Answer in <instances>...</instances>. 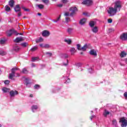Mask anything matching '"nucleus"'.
<instances>
[{
    "instance_id": "19",
    "label": "nucleus",
    "mask_w": 127,
    "mask_h": 127,
    "mask_svg": "<svg viewBox=\"0 0 127 127\" xmlns=\"http://www.w3.org/2000/svg\"><path fill=\"white\" fill-rule=\"evenodd\" d=\"M89 26H90V27H94V26H95V22L94 21H90L89 22Z\"/></svg>"
},
{
    "instance_id": "4",
    "label": "nucleus",
    "mask_w": 127,
    "mask_h": 127,
    "mask_svg": "<svg viewBox=\"0 0 127 127\" xmlns=\"http://www.w3.org/2000/svg\"><path fill=\"white\" fill-rule=\"evenodd\" d=\"M81 4L86 5V6H90L93 4V0H84L81 2Z\"/></svg>"
},
{
    "instance_id": "49",
    "label": "nucleus",
    "mask_w": 127,
    "mask_h": 127,
    "mask_svg": "<svg viewBox=\"0 0 127 127\" xmlns=\"http://www.w3.org/2000/svg\"><path fill=\"white\" fill-rule=\"evenodd\" d=\"M62 1L63 3H66V2H68V0H62Z\"/></svg>"
},
{
    "instance_id": "22",
    "label": "nucleus",
    "mask_w": 127,
    "mask_h": 127,
    "mask_svg": "<svg viewBox=\"0 0 127 127\" xmlns=\"http://www.w3.org/2000/svg\"><path fill=\"white\" fill-rule=\"evenodd\" d=\"M37 6H38L40 9H43V8H44V5L43 4H37Z\"/></svg>"
},
{
    "instance_id": "40",
    "label": "nucleus",
    "mask_w": 127,
    "mask_h": 127,
    "mask_svg": "<svg viewBox=\"0 0 127 127\" xmlns=\"http://www.w3.org/2000/svg\"><path fill=\"white\" fill-rule=\"evenodd\" d=\"M50 48V45L49 44H45L44 48L48 49Z\"/></svg>"
},
{
    "instance_id": "11",
    "label": "nucleus",
    "mask_w": 127,
    "mask_h": 127,
    "mask_svg": "<svg viewBox=\"0 0 127 127\" xmlns=\"http://www.w3.org/2000/svg\"><path fill=\"white\" fill-rule=\"evenodd\" d=\"M86 22H87V19L85 18H83L80 20V24L81 25H84Z\"/></svg>"
},
{
    "instance_id": "8",
    "label": "nucleus",
    "mask_w": 127,
    "mask_h": 127,
    "mask_svg": "<svg viewBox=\"0 0 127 127\" xmlns=\"http://www.w3.org/2000/svg\"><path fill=\"white\" fill-rule=\"evenodd\" d=\"M10 97H14L15 95H17L18 94V92L17 91H11L9 93Z\"/></svg>"
},
{
    "instance_id": "12",
    "label": "nucleus",
    "mask_w": 127,
    "mask_h": 127,
    "mask_svg": "<svg viewBox=\"0 0 127 127\" xmlns=\"http://www.w3.org/2000/svg\"><path fill=\"white\" fill-rule=\"evenodd\" d=\"M42 36L44 37H48L50 35V32H43L42 33Z\"/></svg>"
},
{
    "instance_id": "13",
    "label": "nucleus",
    "mask_w": 127,
    "mask_h": 127,
    "mask_svg": "<svg viewBox=\"0 0 127 127\" xmlns=\"http://www.w3.org/2000/svg\"><path fill=\"white\" fill-rule=\"evenodd\" d=\"M71 55H74L76 52V49L74 48H71L70 50Z\"/></svg>"
},
{
    "instance_id": "6",
    "label": "nucleus",
    "mask_w": 127,
    "mask_h": 127,
    "mask_svg": "<svg viewBox=\"0 0 127 127\" xmlns=\"http://www.w3.org/2000/svg\"><path fill=\"white\" fill-rule=\"evenodd\" d=\"M120 38L121 40L123 41H126L127 40V33H123L121 34L120 36Z\"/></svg>"
},
{
    "instance_id": "16",
    "label": "nucleus",
    "mask_w": 127,
    "mask_h": 127,
    "mask_svg": "<svg viewBox=\"0 0 127 127\" xmlns=\"http://www.w3.org/2000/svg\"><path fill=\"white\" fill-rule=\"evenodd\" d=\"M64 41L66 43H67V44H71L72 43V41L70 39H64Z\"/></svg>"
},
{
    "instance_id": "30",
    "label": "nucleus",
    "mask_w": 127,
    "mask_h": 127,
    "mask_svg": "<svg viewBox=\"0 0 127 127\" xmlns=\"http://www.w3.org/2000/svg\"><path fill=\"white\" fill-rule=\"evenodd\" d=\"M39 59V57H33L32 58V62H35V61H36V60H38Z\"/></svg>"
},
{
    "instance_id": "21",
    "label": "nucleus",
    "mask_w": 127,
    "mask_h": 127,
    "mask_svg": "<svg viewBox=\"0 0 127 127\" xmlns=\"http://www.w3.org/2000/svg\"><path fill=\"white\" fill-rule=\"evenodd\" d=\"M87 49V45H85L83 47L80 49V51H86Z\"/></svg>"
},
{
    "instance_id": "2",
    "label": "nucleus",
    "mask_w": 127,
    "mask_h": 127,
    "mask_svg": "<svg viewBox=\"0 0 127 127\" xmlns=\"http://www.w3.org/2000/svg\"><path fill=\"white\" fill-rule=\"evenodd\" d=\"M109 14H110V16H114L118 12L117 9L115 7H109V9L107 10Z\"/></svg>"
},
{
    "instance_id": "56",
    "label": "nucleus",
    "mask_w": 127,
    "mask_h": 127,
    "mask_svg": "<svg viewBox=\"0 0 127 127\" xmlns=\"http://www.w3.org/2000/svg\"><path fill=\"white\" fill-rule=\"evenodd\" d=\"M18 16H21V12H19L18 13Z\"/></svg>"
},
{
    "instance_id": "61",
    "label": "nucleus",
    "mask_w": 127,
    "mask_h": 127,
    "mask_svg": "<svg viewBox=\"0 0 127 127\" xmlns=\"http://www.w3.org/2000/svg\"><path fill=\"white\" fill-rule=\"evenodd\" d=\"M64 66H67L68 65V60H67V64H64Z\"/></svg>"
},
{
    "instance_id": "63",
    "label": "nucleus",
    "mask_w": 127,
    "mask_h": 127,
    "mask_svg": "<svg viewBox=\"0 0 127 127\" xmlns=\"http://www.w3.org/2000/svg\"><path fill=\"white\" fill-rule=\"evenodd\" d=\"M43 32H49L47 30H44L43 31Z\"/></svg>"
},
{
    "instance_id": "10",
    "label": "nucleus",
    "mask_w": 127,
    "mask_h": 127,
    "mask_svg": "<svg viewBox=\"0 0 127 127\" xmlns=\"http://www.w3.org/2000/svg\"><path fill=\"white\" fill-rule=\"evenodd\" d=\"M14 77H15V73L11 72V73L9 74V79L14 80L13 78Z\"/></svg>"
},
{
    "instance_id": "35",
    "label": "nucleus",
    "mask_w": 127,
    "mask_h": 127,
    "mask_svg": "<svg viewBox=\"0 0 127 127\" xmlns=\"http://www.w3.org/2000/svg\"><path fill=\"white\" fill-rule=\"evenodd\" d=\"M13 49L15 50V51H18L20 48L19 47L16 46L14 47Z\"/></svg>"
},
{
    "instance_id": "42",
    "label": "nucleus",
    "mask_w": 127,
    "mask_h": 127,
    "mask_svg": "<svg viewBox=\"0 0 127 127\" xmlns=\"http://www.w3.org/2000/svg\"><path fill=\"white\" fill-rule=\"evenodd\" d=\"M4 83L5 85H8V84H9V80H5Z\"/></svg>"
},
{
    "instance_id": "3",
    "label": "nucleus",
    "mask_w": 127,
    "mask_h": 127,
    "mask_svg": "<svg viewBox=\"0 0 127 127\" xmlns=\"http://www.w3.org/2000/svg\"><path fill=\"white\" fill-rule=\"evenodd\" d=\"M114 8L118 11H121V9L122 8V2L121 1H116L115 2Z\"/></svg>"
},
{
    "instance_id": "59",
    "label": "nucleus",
    "mask_w": 127,
    "mask_h": 127,
    "mask_svg": "<svg viewBox=\"0 0 127 127\" xmlns=\"http://www.w3.org/2000/svg\"><path fill=\"white\" fill-rule=\"evenodd\" d=\"M64 58H68V55H64Z\"/></svg>"
},
{
    "instance_id": "39",
    "label": "nucleus",
    "mask_w": 127,
    "mask_h": 127,
    "mask_svg": "<svg viewBox=\"0 0 127 127\" xmlns=\"http://www.w3.org/2000/svg\"><path fill=\"white\" fill-rule=\"evenodd\" d=\"M34 89H39L40 88V85H38V84H36L34 87Z\"/></svg>"
},
{
    "instance_id": "36",
    "label": "nucleus",
    "mask_w": 127,
    "mask_h": 127,
    "mask_svg": "<svg viewBox=\"0 0 127 127\" xmlns=\"http://www.w3.org/2000/svg\"><path fill=\"white\" fill-rule=\"evenodd\" d=\"M6 35L8 36V37L11 36L12 35V33L11 32H7L6 33Z\"/></svg>"
},
{
    "instance_id": "32",
    "label": "nucleus",
    "mask_w": 127,
    "mask_h": 127,
    "mask_svg": "<svg viewBox=\"0 0 127 127\" xmlns=\"http://www.w3.org/2000/svg\"><path fill=\"white\" fill-rule=\"evenodd\" d=\"M42 1L45 3V4H48L49 3V0H42Z\"/></svg>"
},
{
    "instance_id": "27",
    "label": "nucleus",
    "mask_w": 127,
    "mask_h": 127,
    "mask_svg": "<svg viewBox=\"0 0 127 127\" xmlns=\"http://www.w3.org/2000/svg\"><path fill=\"white\" fill-rule=\"evenodd\" d=\"M37 109H38V107H37V106L36 105H33L32 107V112H34V110H37Z\"/></svg>"
},
{
    "instance_id": "38",
    "label": "nucleus",
    "mask_w": 127,
    "mask_h": 127,
    "mask_svg": "<svg viewBox=\"0 0 127 127\" xmlns=\"http://www.w3.org/2000/svg\"><path fill=\"white\" fill-rule=\"evenodd\" d=\"M112 123H113V125H114V126H115V127L117 126V120H113L112 121Z\"/></svg>"
},
{
    "instance_id": "31",
    "label": "nucleus",
    "mask_w": 127,
    "mask_h": 127,
    "mask_svg": "<svg viewBox=\"0 0 127 127\" xmlns=\"http://www.w3.org/2000/svg\"><path fill=\"white\" fill-rule=\"evenodd\" d=\"M22 72L24 74H27V73H28V70H27L26 68H23Z\"/></svg>"
},
{
    "instance_id": "52",
    "label": "nucleus",
    "mask_w": 127,
    "mask_h": 127,
    "mask_svg": "<svg viewBox=\"0 0 127 127\" xmlns=\"http://www.w3.org/2000/svg\"><path fill=\"white\" fill-rule=\"evenodd\" d=\"M4 54H5V52H0V55H4Z\"/></svg>"
},
{
    "instance_id": "51",
    "label": "nucleus",
    "mask_w": 127,
    "mask_h": 127,
    "mask_svg": "<svg viewBox=\"0 0 127 127\" xmlns=\"http://www.w3.org/2000/svg\"><path fill=\"white\" fill-rule=\"evenodd\" d=\"M76 46H77V49H78V50H80V44H77Z\"/></svg>"
},
{
    "instance_id": "55",
    "label": "nucleus",
    "mask_w": 127,
    "mask_h": 127,
    "mask_svg": "<svg viewBox=\"0 0 127 127\" xmlns=\"http://www.w3.org/2000/svg\"><path fill=\"white\" fill-rule=\"evenodd\" d=\"M70 82V79L67 78V80L65 82V84H67V83H69Z\"/></svg>"
},
{
    "instance_id": "18",
    "label": "nucleus",
    "mask_w": 127,
    "mask_h": 127,
    "mask_svg": "<svg viewBox=\"0 0 127 127\" xmlns=\"http://www.w3.org/2000/svg\"><path fill=\"white\" fill-rule=\"evenodd\" d=\"M126 56H127V53L125 52H122L120 54V57H121V58H124V57H126Z\"/></svg>"
},
{
    "instance_id": "25",
    "label": "nucleus",
    "mask_w": 127,
    "mask_h": 127,
    "mask_svg": "<svg viewBox=\"0 0 127 127\" xmlns=\"http://www.w3.org/2000/svg\"><path fill=\"white\" fill-rule=\"evenodd\" d=\"M92 31L93 32H98L99 31V29H98V27L96 26L94 27Z\"/></svg>"
},
{
    "instance_id": "9",
    "label": "nucleus",
    "mask_w": 127,
    "mask_h": 127,
    "mask_svg": "<svg viewBox=\"0 0 127 127\" xmlns=\"http://www.w3.org/2000/svg\"><path fill=\"white\" fill-rule=\"evenodd\" d=\"M89 54L92 56H97V52L95 50H91L89 51Z\"/></svg>"
},
{
    "instance_id": "33",
    "label": "nucleus",
    "mask_w": 127,
    "mask_h": 127,
    "mask_svg": "<svg viewBox=\"0 0 127 127\" xmlns=\"http://www.w3.org/2000/svg\"><path fill=\"white\" fill-rule=\"evenodd\" d=\"M38 48L37 47V46H35L33 48H32V49H31V51H36V50H37V49Z\"/></svg>"
},
{
    "instance_id": "53",
    "label": "nucleus",
    "mask_w": 127,
    "mask_h": 127,
    "mask_svg": "<svg viewBox=\"0 0 127 127\" xmlns=\"http://www.w3.org/2000/svg\"><path fill=\"white\" fill-rule=\"evenodd\" d=\"M96 118V116L95 115H92L90 117V119L92 121V120H93V118Z\"/></svg>"
},
{
    "instance_id": "60",
    "label": "nucleus",
    "mask_w": 127,
    "mask_h": 127,
    "mask_svg": "<svg viewBox=\"0 0 127 127\" xmlns=\"http://www.w3.org/2000/svg\"><path fill=\"white\" fill-rule=\"evenodd\" d=\"M46 54H48L50 56H51L52 54L50 53H46Z\"/></svg>"
},
{
    "instance_id": "46",
    "label": "nucleus",
    "mask_w": 127,
    "mask_h": 127,
    "mask_svg": "<svg viewBox=\"0 0 127 127\" xmlns=\"http://www.w3.org/2000/svg\"><path fill=\"white\" fill-rule=\"evenodd\" d=\"M108 23H112V22H113V19H108Z\"/></svg>"
},
{
    "instance_id": "34",
    "label": "nucleus",
    "mask_w": 127,
    "mask_h": 127,
    "mask_svg": "<svg viewBox=\"0 0 127 127\" xmlns=\"http://www.w3.org/2000/svg\"><path fill=\"white\" fill-rule=\"evenodd\" d=\"M28 45V44H27V43H25V42L21 44V46H23V47H26V46H27Z\"/></svg>"
},
{
    "instance_id": "17",
    "label": "nucleus",
    "mask_w": 127,
    "mask_h": 127,
    "mask_svg": "<svg viewBox=\"0 0 127 127\" xmlns=\"http://www.w3.org/2000/svg\"><path fill=\"white\" fill-rule=\"evenodd\" d=\"M9 89L6 87H3L2 88V91H3V93H7L9 92Z\"/></svg>"
},
{
    "instance_id": "28",
    "label": "nucleus",
    "mask_w": 127,
    "mask_h": 127,
    "mask_svg": "<svg viewBox=\"0 0 127 127\" xmlns=\"http://www.w3.org/2000/svg\"><path fill=\"white\" fill-rule=\"evenodd\" d=\"M17 70H19V69L17 67H14L11 69V72H13V73H15V71H17Z\"/></svg>"
},
{
    "instance_id": "24",
    "label": "nucleus",
    "mask_w": 127,
    "mask_h": 127,
    "mask_svg": "<svg viewBox=\"0 0 127 127\" xmlns=\"http://www.w3.org/2000/svg\"><path fill=\"white\" fill-rule=\"evenodd\" d=\"M5 43V39H0V44L2 45Z\"/></svg>"
},
{
    "instance_id": "14",
    "label": "nucleus",
    "mask_w": 127,
    "mask_h": 127,
    "mask_svg": "<svg viewBox=\"0 0 127 127\" xmlns=\"http://www.w3.org/2000/svg\"><path fill=\"white\" fill-rule=\"evenodd\" d=\"M20 9L21 8L19 5H16L14 8V10L16 11V12H17V11H20Z\"/></svg>"
},
{
    "instance_id": "62",
    "label": "nucleus",
    "mask_w": 127,
    "mask_h": 127,
    "mask_svg": "<svg viewBox=\"0 0 127 127\" xmlns=\"http://www.w3.org/2000/svg\"><path fill=\"white\" fill-rule=\"evenodd\" d=\"M32 67H35V64H32Z\"/></svg>"
},
{
    "instance_id": "57",
    "label": "nucleus",
    "mask_w": 127,
    "mask_h": 127,
    "mask_svg": "<svg viewBox=\"0 0 127 127\" xmlns=\"http://www.w3.org/2000/svg\"><path fill=\"white\" fill-rule=\"evenodd\" d=\"M62 4H59L57 5V6H58L59 7H62Z\"/></svg>"
},
{
    "instance_id": "15",
    "label": "nucleus",
    "mask_w": 127,
    "mask_h": 127,
    "mask_svg": "<svg viewBox=\"0 0 127 127\" xmlns=\"http://www.w3.org/2000/svg\"><path fill=\"white\" fill-rule=\"evenodd\" d=\"M9 5H10V7H13V5H14V1L13 0H10L9 1Z\"/></svg>"
},
{
    "instance_id": "43",
    "label": "nucleus",
    "mask_w": 127,
    "mask_h": 127,
    "mask_svg": "<svg viewBox=\"0 0 127 127\" xmlns=\"http://www.w3.org/2000/svg\"><path fill=\"white\" fill-rule=\"evenodd\" d=\"M14 33V35H16V36H17L18 35V34H19L20 35H22L23 34V33H18L17 32H15Z\"/></svg>"
},
{
    "instance_id": "37",
    "label": "nucleus",
    "mask_w": 127,
    "mask_h": 127,
    "mask_svg": "<svg viewBox=\"0 0 127 127\" xmlns=\"http://www.w3.org/2000/svg\"><path fill=\"white\" fill-rule=\"evenodd\" d=\"M60 17H61V15H60V16L58 17L57 19L53 20L54 22H57L58 21H59V20H60Z\"/></svg>"
},
{
    "instance_id": "41",
    "label": "nucleus",
    "mask_w": 127,
    "mask_h": 127,
    "mask_svg": "<svg viewBox=\"0 0 127 127\" xmlns=\"http://www.w3.org/2000/svg\"><path fill=\"white\" fill-rule=\"evenodd\" d=\"M72 31H73V28H68L67 29V32H72Z\"/></svg>"
},
{
    "instance_id": "45",
    "label": "nucleus",
    "mask_w": 127,
    "mask_h": 127,
    "mask_svg": "<svg viewBox=\"0 0 127 127\" xmlns=\"http://www.w3.org/2000/svg\"><path fill=\"white\" fill-rule=\"evenodd\" d=\"M22 8L25 11H29V9H27L25 8V7H22Z\"/></svg>"
},
{
    "instance_id": "50",
    "label": "nucleus",
    "mask_w": 127,
    "mask_h": 127,
    "mask_svg": "<svg viewBox=\"0 0 127 127\" xmlns=\"http://www.w3.org/2000/svg\"><path fill=\"white\" fill-rule=\"evenodd\" d=\"M45 45H44V44H40V47H42L43 48H44Z\"/></svg>"
},
{
    "instance_id": "20",
    "label": "nucleus",
    "mask_w": 127,
    "mask_h": 127,
    "mask_svg": "<svg viewBox=\"0 0 127 127\" xmlns=\"http://www.w3.org/2000/svg\"><path fill=\"white\" fill-rule=\"evenodd\" d=\"M43 38H42V37H40L39 39L36 40V43H39L40 42H43Z\"/></svg>"
},
{
    "instance_id": "26",
    "label": "nucleus",
    "mask_w": 127,
    "mask_h": 127,
    "mask_svg": "<svg viewBox=\"0 0 127 127\" xmlns=\"http://www.w3.org/2000/svg\"><path fill=\"white\" fill-rule=\"evenodd\" d=\"M82 14L85 16H90V14L87 11L83 12Z\"/></svg>"
},
{
    "instance_id": "7",
    "label": "nucleus",
    "mask_w": 127,
    "mask_h": 127,
    "mask_svg": "<svg viewBox=\"0 0 127 127\" xmlns=\"http://www.w3.org/2000/svg\"><path fill=\"white\" fill-rule=\"evenodd\" d=\"M22 41H24V37H17L14 40V42L16 43H19L22 42Z\"/></svg>"
},
{
    "instance_id": "47",
    "label": "nucleus",
    "mask_w": 127,
    "mask_h": 127,
    "mask_svg": "<svg viewBox=\"0 0 127 127\" xmlns=\"http://www.w3.org/2000/svg\"><path fill=\"white\" fill-rule=\"evenodd\" d=\"M124 96L126 100H127V92H125L124 94Z\"/></svg>"
},
{
    "instance_id": "64",
    "label": "nucleus",
    "mask_w": 127,
    "mask_h": 127,
    "mask_svg": "<svg viewBox=\"0 0 127 127\" xmlns=\"http://www.w3.org/2000/svg\"><path fill=\"white\" fill-rule=\"evenodd\" d=\"M125 62L127 63V59H125Z\"/></svg>"
},
{
    "instance_id": "44",
    "label": "nucleus",
    "mask_w": 127,
    "mask_h": 127,
    "mask_svg": "<svg viewBox=\"0 0 127 127\" xmlns=\"http://www.w3.org/2000/svg\"><path fill=\"white\" fill-rule=\"evenodd\" d=\"M9 32H16V31L14 29H11L9 30Z\"/></svg>"
},
{
    "instance_id": "54",
    "label": "nucleus",
    "mask_w": 127,
    "mask_h": 127,
    "mask_svg": "<svg viewBox=\"0 0 127 127\" xmlns=\"http://www.w3.org/2000/svg\"><path fill=\"white\" fill-rule=\"evenodd\" d=\"M114 31H115V29H110L109 30V32H114Z\"/></svg>"
},
{
    "instance_id": "48",
    "label": "nucleus",
    "mask_w": 127,
    "mask_h": 127,
    "mask_svg": "<svg viewBox=\"0 0 127 127\" xmlns=\"http://www.w3.org/2000/svg\"><path fill=\"white\" fill-rule=\"evenodd\" d=\"M66 22H69L70 21V18L69 17H66L65 19Z\"/></svg>"
},
{
    "instance_id": "1",
    "label": "nucleus",
    "mask_w": 127,
    "mask_h": 127,
    "mask_svg": "<svg viewBox=\"0 0 127 127\" xmlns=\"http://www.w3.org/2000/svg\"><path fill=\"white\" fill-rule=\"evenodd\" d=\"M69 11H70V13L66 12L64 13L65 16H69V15L73 16V15H75L76 12L78 11V9L77 8V7L73 6L69 8Z\"/></svg>"
},
{
    "instance_id": "29",
    "label": "nucleus",
    "mask_w": 127,
    "mask_h": 127,
    "mask_svg": "<svg viewBox=\"0 0 127 127\" xmlns=\"http://www.w3.org/2000/svg\"><path fill=\"white\" fill-rule=\"evenodd\" d=\"M5 10L6 11H9V10H10V7L9 6H8V5H6L5 6Z\"/></svg>"
},
{
    "instance_id": "58",
    "label": "nucleus",
    "mask_w": 127,
    "mask_h": 127,
    "mask_svg": "<svg viewBox=\"0 0 127 127\" xmlns=\"http://www.w3.org/2000/svg\"><path fill=\"white\" fill-rule=\"evenodd\" d=\"M16 77H19V76H20V74H19V73H16Z\"/></svg>"
},
{
    "instance_id": "5",
    "label": "nucleus",
    "mask_w": 127,
    "mask_h": 127,
    "mask_svg": "<svg viewBox=\"0 0 127 127\" xmlns=\"http://www.w3.org/2000/svg\"><path fill=\"white\" fill-rule=\"evenodd\" d=\"M120 123H121V127H126L127 126V120L125 118H122L120 120Z\"/></svg>"
},
{
    "instance_id": "23",
    "label": "nucleus",
    "mask_w": 127,
    "mask_h": 127,
    "mask_svg": "<svg viewBox=\"0 0 127 127\" xmlns=\"http://www.w3.org/2000/svg\"><path fill=\"white\" fill-rule=\"evenodd\" d=\"M108 115H110V112L107 111V110H105L104 113H103V115L104 117H107Z\"/></svg>"
}]
</instances>
